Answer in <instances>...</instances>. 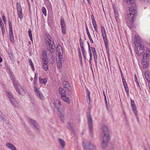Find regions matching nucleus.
I'll list each match as a JSON object with an SVG mask.
<instances>
[{"label":"nucleus","instance_id":"obj_19","mask_svg":"<svg viewBox=\"0 0 150 150\" xmlns=\"http://www.w3.org/2000/svg\"><path fill=\"white\" fill-rule=\"evenodd\" d=\"M48 57H49L48 59H49L50 60V62L51 64H53L54 60V57L53 56V53H50L49 54Z\"/></svg>","mask_w":150,"mask_h":150},{"label":"nucleus","instance_id":"obj_49","mask_svg":"<svg viewBox=\"0 0 150 150\" xmlns=\"http://www.w3.org/2000/svg\"><path fill=\"white\" fill-rule=\"evenodd\" d=\"M11 150H17L16 148L13 145L10 148Z\"/></svg>","mask_w":150,"mask_h":150},{"label":"nucleus","instance_id":"obj_23","mask_svg":"<svg viewBox=\"0 0 150 150\" xmlns=\"http://www.w3.org/2000/svg\"><path fill=\"white\" fill-rule=\"evenodd\" d=\"M13 85L15 87L16 89H17L18 87L19 86H21V85L19 84L18 82L16 81V79H14L12 81Z\"/></svg>","mask_w":150,"mask_h":150},{"label":"nucleus","instance_id":"obj_50","mask_svg":"<svg viewBox=\"0 0 150 150\" xmlns=\"http://www.w3.org/2000/svg\"><path fill=\"white\" fill-rule=\"evenodd\" d=\"M108 59L109 62V63L110 66V68L111 69V63L110 61V57H108Z\"/></svg>","mask_w":150,"mask_h":150},{"label":"nucleus","instance_id":"obj_24","mask_svg":"<svg viewBox=\"0 0 150 150\" xmlns=\"http://www.w3.org/2000/svg\"><path fill=\"white\" fill-rule=\"evenodd\" d=\"M39 82L42 84H46L47 80L46 78L42 79L41 77H39Z\"/></svg>","mask_w":150,"mask_h":150},{"label":"nucleus","instance_id":"obj_41","mask_svg":"<svg viewBox=\"0 0 150 150\" xmlns=\"http://www.w3.org/2000/svg\"><path fill=\"white\" fill-rule=\"evenodd\" d=\"M66 91L67 92V93L69 96H70L71 95V92L70 90V88H67L66 89Z\"/></svg>","mask_w":150,"mask_h":150},{"label":"nucleus","instance_id":"obj_37","mask_svg":"<svg viewBox=\"0 0 150 150\" xmlns=\"http://www.w3.org/2000/svg\"><path fill=\"white\" fill-rule=\"evenodd\" d=\"M134 79H135V82H136L137 85V86H139V88H140L138 80L137 78V76L135 74L134 75Z\"/></svg>","mask_w":150,"mask_h":150},{"label":"nucleus","instance_id":"obj_55","mask_svg":"<svg viewBox=\"0 0 150 150\" xmlns=\"http://www.w3.org/2000/svg\"><path fill=\"white\" fill-rule=\"evenodd\" d=\"M59 116L61 118V121H62L63 120V119L64 118V115L62 114H61V116H59Z\"/></svg>","mask_w":150,"mask_h":150},{"label":"nucleus","instance_id":"obj_53","mask_svg":"<svg viewBox=\"0 0 150 150\" xmlns=\"http://www.w3.org/2000/svg\"><path fill=\"white\" fill-rule=\"evenodd\" d=\"M48 59H47V58H45V59H44L43 61V64H47V61Z\"/></svg>","mask_w":150,"mask_h":150},{"label":"nucleus","instance_id":"obj_13","mask_svg":"<svg viewBox=\"0 0 150 150\" xmlns=\"http://www.w3.org/2000/svg\"><path fill=\"white\" fill-rule=\"evenodd\" d=\"M16 90L20 95H23V93L25 92L24 90L21 85L19 86L18 87Z\"/></svg>","mask_w":150,"mask_h":150},{"label":"nucleus","instance_id":"obj_11","mask_svg":"<svg viewBox=\"0 0 150 150\" xmlns=\"http://www.w3.org/2000/svg\"><path fill=\"white\" fill-rule=\"evenodd\" d=\"M53 104L54 107L57 109L58 111L59 112V107L61 105V102L57 100H55Z\"/></svg>","mask_w":150,"mask_h":150},{"label":"nucleus","instance_id":"obj_27","mask_svg":"<svg viewBox=\"0 0 150 150\" xmlns=\"http://www.w3.org/2000/svg\"><path fill=\"white\" fill-rule=\"evenodd\" d=\"M42 55V60H44V59H45V58H47V59H48V58H49V57H48V56H47V54L46 51H43Z\"/></svg>","mask_w":150,"mask_h":150},{"label":"nucleus","instance_id":"obj_40","mask_svg":"<svg viewBox=\"0 0 150 150\" xmlns=\"http://www.w3.org/2000/svg\"><path fill=\"white\" fill-rule=\"evenodd\" d=\"M29 61L30 64V65L31 66V67L32 69H33V70L34 71V68L33 64L32 62V60L30 59H29Z\"/></svg>","mask_w":150,"mask_h":150},{"label":"nucleus","instance_id":"obj_10","mask_svg":"<svg viewBox=\"0 0 150 150\" xmlns=\"http://www.w3.org/2000/svg\"><path fill=\"white\" fill-rule=\"evenodd\" d=\"M142 59V66L144 68H146L147 67L149 64V59L143 58Z\"/></svg>","mask_w":150,"mask_h":150},{"label":"nucleus","instance_id":"obj_64","mask_svg":"<svg viewBox=\"0 0 150 150\" xmlns=\"http://www.w3.org/2000/svg\"><path fill=\"white\" fill-rule=\"evenodd\" d=\"M93 57L94 58H95V57H97V55L96 54V52H95V53H93Z\"/></svg>","mask_w":150,"mask_h":150},{"label":"nucleus","instance_id":"obj_16","mask_svg":"<svg viewBox=\"0 0 150 150\" xmlns=\"http://www.w3.org/2000/svg\"><path fill=\"white\" fill-rule=\"evenodd\" d=\"M105 43V46L106 50L108 47V44L107 40L106 34L102 35Z\"/></svg>","mask_w":150,"mask_h":150},{"label":"nucleus","instance_id":"obj_44","mask_svg":"<svg viewBox=\"0 0 150 150\" xmlns=\"http://www.w3.org/2000/svg\"><path fill=\"white\" fill-rule=\"evenodd\" d=\"M18 16L19 18L21 19L23 18V13H22V11L21 12H18Z\"/></svg>","mask_w":150,"mask_h":150},{"label":"nucleus","instance_id":"obj_56","mask_svg":"<svg viewBox=\"0 0 150 150\" xmlns=\"http://www.w3.org/2000/svg\"><path fill=\"white\" fill-rule=\"evenodd\" d=\"M91 48L92 49V51L93 53H95L96 52L95 50V49L94 47H91Z\"/></svg>","mask_w":150,"mask_h":150},{"label":"nucleus","instance_id":"obj_45","mask_svg":"<svg viewBox=\"0 0 150 150\" xmlns=\"http://www.w3.org/2000/svg\"><path fill=\"white\" fill-rule=\"evenodd\" d=\"M79 41L81 48L83 47V41L81 38L80 39Z\"/></svg>","mask_w":150,"mask_h":150},{"label":"nucleus","instance_id":"obj_58","mask_svg":"<svg viewBox=\"0 0 150 150\" xmlns=\"http://www.w3.org/2000/svg\"><path fill=\"white\" fill-rule=\"evenodd\" d=\"M90 68H91V70L92 71V74H93V77H94V73H93V70L92 65H91V66H90Z\"/></svg>","mask_w":150,"mask_h":150},{"label":"nucleus","instance_id":"obj_7","mask_svg":"<svg viewBox=\"0 0 150 150\" xmlns=\"http://www.w3.org/2000/svg\"><path fill=\"white\" fill-rule=\"evenodd\" d=\"M61 25L62 28V32L64 35H65L66 33V25L64 22V20L63 18H61L60 20Z\"/></svg>","mask_w":150,"mask_h":150},{"label":"nucleus","instance_id":"obj_33","mask_svg":"<svg viewBox=\"0 0 150 150\" xmlns=\"http://www.w3.org/2000/svg\"><path fill=\"white\" fill-rule=\"evenodd\" d=\"M90 92H88L87 93L86 95V99L87 100V102L88 103H90L91 102L90 101Z\"/></svg>","mask_w":150,"mask_h":150},{"label":"nucleus","instance_id":"obj_25","mask_svg":"<svg viewBox=\"0 0 150 150\" xmlns=\"http://www.w3.org/2000/svg\"><path fill=\"white\" fill-rule=\"evenodd\" d=\"M37 96L42 100H43L45 99V97L43 96L42 94L41 93L40 91H38V93H36Z\"/></svg>","mask_w":150,"mask_h":150},{"label":"nucleus","instance_id":"obj_5","mask_svg":"<svg viewBox=\"0 0 150 150\" xmlns=\"http://www.w3.org/2000/svg\"><path fill=\"white\" fill-rule=\"evenodd\" d=\"M56 52L58 54L59 58H62V54L63 53V50L62 47L60 45H58L56 47Z\"/></svg>","mask_w":150,"mask_h":150},{"label":"nucleus","instance_id":"obj_3","mask_svg":"<svg viewBox=\"0 0 150 150\" xmlns=\"http://www.w3.org/2000/svg\"><path fill=\"white\" fill-rule=\"evenodd\" d=\"M86 116L88 121V124L89 129V132L91 137L93 138V119L89 113L87 112Z\"/></svg>","mask_w":150,"mask_h":150},{"label":"nucleus","instance_id":"obj_32","mask_svg":"<svg viewBox=\"0 0 150 150\" xmlns=\"http://www.w3.org/2000/svg\"><path fill=\"white\" fill-rule=\"evenodd\" d=\"M86 31V32H87L88 37V38H89V40H90L91 42L92 43H93V41L91 37V35H90V33L89 32L88 30H87V31Z\"/></svg>","mask_w":150,"mask_h":150},{"label":"nucleus","instance_id":"obj_2","mask_svg":"<svg viewBox=\"0 0 150 150\" xmlns=\"http://www.w3.org/2000/svg\"><path fill=\"white\" fill-rule=\"evenodd\" d=\"M102 129L104 135L102 141V146L103 148H105L110 139V137L108 134V127L106 126H103Z\"/></svg>","mask_w":150,"mask_h":150},{"label":"nucleus","instance_id":"obj_12","mask_svg":"<svg viewBox=\"0 0 150 150\" xmlns=\"http://www.w3.org/2000/svg\"><path fill=\"white\" fill-rule=\"evenodd\" d=\"M122 80L126 93L127 95L129 94V90L125 80L123 77L122 78Z\"/></svg>","mask_w":150,"mask_h":150},{"label":"nucleus","instance_id":"obj_59","mask_svg":"<svg viewBox=\"0 0 150 150\" xmlns=\"http://www.w3.org/2000/svg\"><path fill=\"white\" fill-rule=\"evenodd\" d=\"M94 61L95 62L96 64V67H97V57H95V58H94Z\"/></svg>","mask_w":150,"mask_h":150},{"label":"nucleus","instance_id":"obj_43","mask_svg":"<svg viewBox=\"0 0 150 150\" xmlns=\"http://www.w3.org/2000/svg\"><path fill=\"white\" fill-rule=\"evenodd\" d=\"M59 93L63 95L64 94V90L62 87H60L59 88Z\"/></svg>","mask_w":150,"mask_h":150},{"label":"nucleus","instance_id":"obj_14","mask_svg":"<svg viewBox=\"0 0 150 150\" xmlns=\"http://www.w3.org/2000/svg\"><path fill=\"white\" fill-rule=\"evenodd\" d=\"M142 58L150 59V50L149 49H147L146 54L142 55Z\"/></svg>","mask_w":150,"mask_h":150},{"label":"nucleus","instance_id":"obj_39","mask_svg":"<svg viewBox=\"0 0 150 150\" xmlns=\"http://www.w3.org/2000/svg\"><path fill=\"white\" fill-rule=\"evenodd\" d=\"M47 64H42V66L43 68L46 71H47L48 69V66L47 65Z\"/></svg>","mask_w":150,"mask_h":150},{"label":"nucleus","instance_id":"obj_63","mask_svg":"<svg viewBox=\"0 0 150 150\" xmlns=\"http://www.w3.org/2000/svg\"><path fill=\"white\" fill-rule=\"evenodd\" d=\"M45 43L47 44H48L50 43L49 42V41L46 39H45Z\"/></svg>","mask_w":150,"mask_h":150},{"label":"nucleus","instance_id":"obj_54","mask_svg":"<svg viewBox=\"0 0 150 150\" xmlns=\"http://www.w3.org/2000/svg\"><path fill=\"white\" fill-rule=\"evenodd\" d=\"M131 25H129V24H128V27H129V28L131 29L133 28V23H131Z\"/></svg>","mask_w":150,"mask_h":150},{"label":"nucleus","instance_id":"obj_21","mask_svg":"<svg viewBox=\"0 0 150 150\" xmlns=\"http://www.w3.org/2000/svg\"><path fill=\"white\" fill-rule=\"evenodd\" d=\"M88 150H96L95 145L90 142L88 143Z\"/></svg>","mask_w":150,"mask_h":150},{"label":"nucleus","instance_id":"obj_42","mask_svg":"<svg viewBox=\"0 0 150 150\" xmlns=\"http://www.w3.org/2000/svg\"><path fill=\"white\" fill-rule=\"evenodd\" d=\"M42 13H43V14L45 16H46L47 13H46V10L45 9V8L44 7H42Z\"/></svg>","mask_w":150,"mask_h":150},{"label":"nucleus","instance_id":"obj_8","mask_svg":"<svg viewBox=\"0 0 150 150\" xmlns=\"http://www.w3.org/2000/svg\"><path fill=\"white\" fill-rule=\"evenodd\" d=\"M29 123L30 125H33L37 130H40V127L38 123L35 120L30 119L29 120Z\"/></svg>","mask_w":150,"mask_h":150},{"label":"nucleus","instance_id":"obj_26","mask_svg":"<svg viewBox=\"0 0 150 150\" xmlns=\"http://www.w3.org/2000/svg\"><path fill=\"white\" fill-rule=\"evenodd\" d=\"M59 142L62 148H63L65 146V142L61 138L58 139Z\"/></svg>","mask_w":150,"mask_h":150},{"label":"nucleus","instance_id":"obj_18","mask_svg":"<svg viewBox=\"0 0 150 150\" xmlns=\"http://www.w3.org/2000/svg\"><path fill=\"white\" fill-rule=\"evenodd\" d=\"M62 84L63 85L64 88H65V90L67 89V88H71V87L67 81H63V82Z\"/></svg>","mask_w":150,"mask_h":150},{"label":"nucleus","instance_id":"obj_62","mask_svg":"<svg viewBox=\"0 0 150 150\" xmlns=\"http://www.w3.org/2000/svg\"><path fill=\"white\" fill-rule=\"evenodd\" d=\"M107 50V52L108 57H110V55L109 52V50L108 47L107 48V50Z\"/></svg>","mask_w":150,"mask_h":150},{"label":"nucleus","instance_id":"obj_28","mask_svg":"<svg viewBox=\"0 0 150 150\" xmlns=\"http://www.w3.org/2000/svg\"><path fill=\"white\" fill-rule=\"evenodd\" d=\"M16 6L18 12L22 11L21 7L20 4H19L18 2L17 3Z\"/></svg>","mask_w":150,"mask_h":150},{"label":"nucleus","instance_id":"obj_1","mask_svg":"<svg viewBox=\"0 0 150 150\" xmlns=\"http://www.w3.org/2000/svg\"><path fill=\"white\" fill-rule=\"evenodd\" d=\"M127 4H129V8L127 12V15L128 19L131 22H133L137 15L136 10V4L134 0H125Z\"/></svg>","mask_w":150,"mask_h":150},{"label":"nucleus","instance_id":"obj_4","mask_svg":"<svg viewBox=\"0 0 150 150\" xmlns=\"http://www.w3.org/2000/svg\"><path fill=\"white\" fill-rule=\"evenodd\" d=\"M8 96L11 103L13 104V105L15 107H18L19 105L18 102L17 101L13 98L11 92H8Z\"/></svg>","mask_w":150,"mask_h":150},{"label":"nucleus","instance_id":"obj_31","mask_svg":"<svg viewBox=\"0 0 150 150\" xmlns=\"http://www.w3.org/2000/svg\"><path fill=\"white\" fill-rule=\"evenodd\" d=\"M9 76L11 79L12 81H13L14 79H16L15 77L13 75V73L11 71L9 72Z\"/></svg>","mask_w":150,"mask_h":150},{"label":"nucleus","instance_id":"obj_17","mask_svg":"<svg viewBox=\"0 0 150 150\" xmlns=\"http://www.w3.org/2000/svg\"><path fill=\"white\" fill-rule=\"evenodd\" d=\"M8 24L9 26V35H13V32L12 25L11 22L9 20V19H8Z\"/></svg>","mask_w":150,"mask_h":150},{"label":"nucleus","instance_id":"obj_20","mask_svg":"<svg viewBox=\"0 0 150 150\" xmlns=\"http://www.w3.org/2000/svg\"><path fill=\"white\" fill-rule=\"evenodd\" d=\"M139 38L138 36H135L134 39V42L135 47H137L139 43H141L139 42Z\"/></svg>","mask_w":150,"mask_h":150},{"label":"nucleus","instance_id":"obj_35","mask_svg":"<svg viewBox=\"0 0 150 150\" xmlns=\"http://www.w3.org/2000/svg\"><path fill=\"white\" fill-rule=\"evenodd\" d=\"M81 50L82 54L83 55V58L84 59V60L85 61H86V55L85 53V50L84 49L83 47L81 48Z\"/></svg>","mask_w":150,"mask_h":150},{"label":"nucleus","instance_id":"obj_48","mask_svg":"<svg viewBox=\"0 0 150 150\" xmlns=\"http://www.w3.org/2000/svg\"><path fill=\"white\" fill-rule=\"evenodd\" d=\"M66 97V95L65 94L63 95H61V98L63 100L65 99V98Z\"/></svg>","mask_w":150,"mask_h":150},{"label":"nucleus","instance_id":"obj_47","mask_svg":"<svg viewBox=\"0 0 150 150\" xmlns=\"http://www.w3.org/2000/svg\"><path fill=\"white\" fill-rule=\"evenodd\" d=\"M13 144L11 143H9V142H7V143H6V146L9 148V149H10V148L12 146V145H13Z\"/></svg>","mask_w":150,"mask_h":150},{"label":"nucleus","instance_id":"obj_38","mask_svg":"<svg viewBox=\"0 0 150 150\" xmlns=\"http://www.w3.org/2000/svg\"><path fill=\"white\" fill-rule=\"evenodd\" d=\"M101 29L102 35L106 34L105 28L103 26H101Z\"/></svg>","mask_w":150,"mask_h":150},{"label":"nucleus","instance_id":"obj_57","mask_svg":"<svg viewBox=\"0 0 150 150\" xmlns=\"http://www.w3.org/2000/svg\"><path fill=\"white\" fill-rule=\"evenodd\" d=\"M119 68H120V74H121V77L122 78H123L124 77V76H123L122 72V71L121 70V69H120V67H119Z\"/></svg>","mask_w":150,"mask_h":150},{"label":"nucleus","instance_id":"obj_15","mask_svg":"<svg viewBox=\"0 0 150 150\" xmlns=\"http://www.w3.org/2000/svg\"><path fill=\"white\" fill-rule=\"evenodd\" d=\"M59 59L57 62V65L59 68H61L62 67V63L64 62V59L63 58H59Z\"/></svg>","mask_w":150,"mask_h":150},{"label":"nucleus","instance_id":"obj_52","mask_svg":"<svg viewBox=\"0 0 150 150\" xmlns=\"http://www.w3.org/2000/svg\"><path fill=\"white\" fill-rule=\"evenodd\" d=\"M68 125L69 127L71 129H73V126L72 125H71L70 122H68Z\"/></svg>","mask_w":150,"mask_h":150},{"label":"nucleus","instance_id":"obj_51","mask_svg":"<svg viewBox=\"0 0 150 150\" xmlns=\"http://www.w3.org/2000/svg\"><path fill=\"white\" fill-rule=\"evenodd\" d=\"M64 101L66 102H69V100L68 98L67 97L65 98V99L64 100Z\"/></svg>","mask_w":150,"mask_h":150},{"label":"nucleus","instance_id":"obj_29","mask_svg":"<svg viewBox=\"0 0 150 150\" xmlns=\"http://www.w3.org/2000/svg\"><path fill=\"white\" fill-rule=\"evenodd\" d=\"M46 37L45 38V39L49 41L50 43H53L54 42L53 40H52V38L50 36V35L48 34H46Z\"/></svg>","mask_w":150,"mask_h":150},{"label":"nucleus","instance_id":"obj_60","mask_svg":"<svg viewBox=\"0 0 150 150\" xmlns=\"http://www.w3.org/2000/svg\"><path fill=\"white\" fill-rule=\"evenodd\" d=\"M34 81H37V75L36 74H35Z\"/></svg>","mask_w":150,"mask_h":150},{"label":"nucleus","instance_id":"obj_61","mask_svg":"<svg viewBox=\"0 0 150 150\" xmlns=\"http://www.w3.org/2000/svg\"><path fill=\"white\" fill-rule=\"evenodd\" d=\"M34 90L35 91V92L36 94V93H38V91H39L38 90L37 88L35 86H34Z\"/></svg>","mask_w":150,"mask_h":150},{"label":"nucleus","instance_id":"obj_22","mask_svg":"<svg viewBox=\"0 0 150 150\" xmlns=\"http://www.w3.org/2000/svg\"><path fill=\"white\" fill-rule=\"evenodd\" d=\"M135 50H136V52L138 55H141L143 54L144 50H138V46H137V47H135Z\"/></svg>","mask_w":150,"mask_h":150},{"label":"nucleus","instance_id":"obj_6","mask_svg":"<svg viewBox=\"0 0 150 150\" xmlns=\"http://www.w3.org/2000/svg\"><path fill=\"white\" fill-rule=\"evenodd\" d=\"M53 43H50L47 47V49L50 53H53L55 51V46Z\"/></svg>","mask_w":150,"mask_h":150},{"label":"nucleus","instance_id":"obj_46","mask_svg":"<svg viewBox=\"0 0 150 150\" xmlns=\"http://www.w3.org/2000/svg\"><path fill=\"white\" fill-rule=\"evenodd\" d=\"M10 40L11 42H14V40L13 35L12 36V35L10 36Z\"/></svg>","mask_w":150,"mask_h":150},{"label":"nucleus","instance_id":"obj_30","mask_svg":"<svg viewBox=\"0 0 150 150\" xmlns=\"http://www.w3.org/2000/svg\"><path fill=\"white\" fill-rule=\"evenodd\" d=\"M78 53H79V58L80 60V62H81V64H82V55H81V52L80 51V50L79 47L78 48Z\"/></svg>","mask_w":150,"mask_h":150},{"label":"nucleus","instance_id":"obj_36","mask_svg":"<svg viewBox=\"0 0 150 150\" xmlns=\"http://www.w3.org/2000/svg\"><path fill=\"white\" fill-rule=\"evenodd\" d=\"M28 33L30 39L31 41H33V37L32 36V31L31 30H29L28 31Z\"/></svg>","mask_w":150,"mask_h":150},{"label":"nucleus","instance_id":"obj_9","mask_svg":"<svg viewBox=\"0 0 150 150\" xmlns=\"http://www.w3.org/2000/svg\"><path fill=\"white\" fill-rule=\"evenodd\" d=\"M131 105L132 108V110L134 114L136 116H137L138 115V112L137 110V108L134 103V101L132 99H131Z\"/></svg>","mask_w":150,"mask_h":150},{"label":"nucleus","instance_id":"obj_34","mask_svg":"<svg viewBox=\"0 0 150 150\" xmlns=\"http://www.w3.org/2000/svg\"><path fill=\"white\" fill-rule=\"evenodd\" d=\"M138 50H144V46L141 43H139L138 45Z\"/></svg>","mask_w":150,"mask_h":150}]
</instances>
